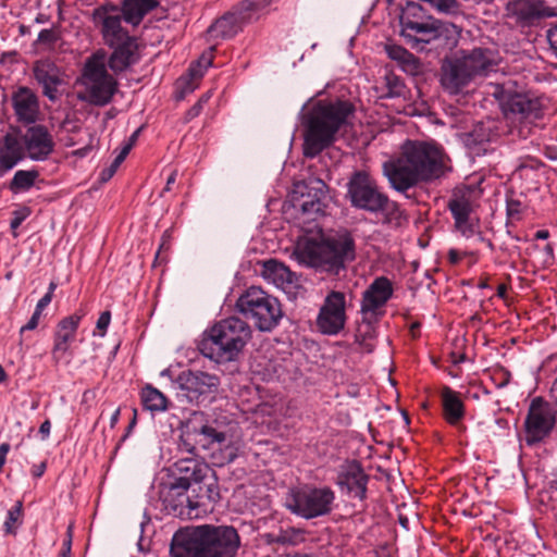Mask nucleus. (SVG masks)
Wrapping results in <instances>:
<instances>
[{"label":"nucleus","mask_w":557,"mask_h":557,"mask_svg":"<svg viewBox=\"0 0 557 557\" xmlns=\"http://www.w3.org/2000/svg\"><path fill=\"white\" fill-rule=\"evenodd\" d=\"M543 165H544V163L537 158L530 157V156L520 157L517 160V165L515 168V174L522 176L527 170L537 171Z\"/></svg>","instance_id":"nucleus-45"},{"label":"nucleus","mask_w":557,"mask_h":557,"mask_svg":"<svg viewBox=\"0 0 557 557\" xmlns=\"http://www.w3.org/2000/svg\"><path fill=\"white\" fill-rule=\"evenodd\" d=\"M111 321V313L110 311H103L101 312L100 317L97 320L96 327L99 331V335L103 336L107 332V329Z\"/></svg>","instance_id":"nucleus-53"},{"label":"nucleus","mask_w":557,"mask_h":557,"mask_svg":"<svg viewBox=\"0 0 557 557\" xmlns=\"http://www.w3.org/2000/svg\"><path fill=\"white\" fill-rule=\"evenodd\" d=\"M547 39L549 41V45H550L552 49L557 54V26L548 29V32H547Z\"/></svg>","instance_id":"nucleus-59"},{"label":"nucleus","mask_w":557,"mask_h":557,"mask_svg":"<svg viewBox=\"0 0 557 557\" xmlns=\"http://www.w3.org/2000/svg\"><path fill=\"white\" fill-rule=\"evenodd\" d=\"M251 15H247L239 4L218 18L209 28L208 34L212 38L230 39L238 34L243 27L250 24Z\"/></svg>","instance_id":"nucleus-26"},{"label":"nucleus","mask_w":557,"mask_h":557,"mask_svg":"<svg viewBox=\"0 0 557 557\" xmlns=\"http://www.w3.org/2000/svg\"><path fill=\"white\" fill-rule=\"evenodd\" d=\"M202 76L203 73L201 70L196 69V66H190L187 77H181L176 83L177 99H184L188 94H191L198 87Z\"/></svg>","instance_id":"nucleus-40"},{"label":"nucleus","mask_w":557,"mask_h":557,"mask_svg":"<svg viewBox=\"0 0 557 557\" xmlns=\"http://www.w3.org/2000/svg\"><path fill=\"white\" fill-rule=\"evenodd\" d=\"M275 0H243L239 7L245 10L247 15H251V22L259 18L260 12L268 8Z\"/></svg>","instance_id":"nucleus-43"},{"label":"nucleus","mask_w":557,"mask_h":557,"mask_svg":"<svg viewBox=\"0 0 557 557\" xmlns=\"http://www.w3.org/2000/svg\"><path fill=\"white\" fill-rule=\"evenodd\" d=\"M261 275L272 282L277 287H286L297 283L298 277L295 272L276 259L263 261Z\"/></svg>","instance_id":"nucleus-33"},{"label":"nucleus","mask_w":557,"mask_h":557,"mask_svg":"<svg viewBox=\"0 0 557 557\" xmlns=\"http://www.w3.org/2000/svg\"><path fill=\"white\" fill-rule=\"evenodd\" d=\"M159 5L157 0H124L122 4L123 20L134 26L140 24L146 14Z\"/></svg>","instance_id":"nucleus-35"},{"label":"nucleus","mask_w":557,"mask_h":557,"mask_svg":"<svg viewBox=\"0 0 557 557\" xmlns=\"http://www.w3.org/2000/svg\"><path fill=\"white\" fill-rule=\"evenodd\" d=\"M394 288L392 281L386 276L375 277L362 293L361 314L362 322L367 326L363 339L372 336L373 324L384 315V307L393 297Z\"/></svg>","instance_id":"nucleus-14"},{"label":"nucleus","mask_w":557,"mask_h":557,"mask_svg":"<svg viewBox=\"0 0 557 557\" xmlns=\"http://www.w3.org/2000/svg\"><path fill=\"white\" fill-rule=\"evenodd\" d=\"M28 213H22V212H14V218L11 220L10 226L12 230L17 228L23 221L26 219Z\"/></svg>","instance_id":"nucleus-60"},{"label":"nucleus","mask_w":557,"mask_h":557,"mask_svg":"<svg viewBox=\"0 0 557 557\" xmlns=\"http://www.w3.org/2000/svg\"><path fill=\"white\" fill-rule=\"evenodd\" d=\"M326 184L319 178L298 183L292 195L294 209L298 210L304 222L315 221L325 214Z\"/></svg>","instance_id":"nucleus-13"},{"label":"nucleus","mask_w":557,"mask_h":557,"mask_svg":"<svg viewBox=\"0 0 557 557\" xmlns=\"http://www.w3.org/2000/svg\"><path fill=\"white\" fill-rule=\"evenodd\" d=\"M51 300H52V296L46 294L44 297H41L38 300L35 311L42 313L44 309L51 302Z\"/></svg>","instance_id":"nucleus-61"},{"label":"nucleus","mask_w":557,"mask_h":557,"mask_svg":"<svg viewBox=\"0 0 557 557\" xmlns=\"http://www.w3.org/2000/svg\"><path fill=\"white\" fill-rule=\"evenodd\" d=\"M494 123L478 122L468 132L460 135L461 141L470 157H482L491 152L493 149L491 144L497 138Z\"/></svg>","instance_id":"nucleus-23"},{"label":"nucleus","mask_w":557,"mask_h":557,"mask_svg":"<svg viewBox=\"0 0 557 557\" xmlns=\"http://www.w3.org/2000/svg\"><path fill=\"white\" fill-rule=\"evenodd\" d=\"M335 493L329 486L305 485L292 492L288 509L307 520L329 515L333 509Z\"/></svg>","instance_id":"nucleus-11"},{"label":"nucleus","mask_w":557,"mask_h":557,"mask_svg":"<svg viewBox=\"0 0 557 557\" xmlns=\"http://www.w3.org/2000/svg\"><path fill=\"white\" fill-rule=\"evenodd\" d=\"M198 484L199 487L196 500L207 498L210 503H216L220 499V492L213 471L208 475L207 480Z\"/></svg>","instance_id":"nucleus-41"},{"label":"nucleus","mask_w":557,"mask_h":557,"mask_svg":"<svg viewBox=\"0 0 557 557\" xmlns=\"http://www.w3.org/2000/svg\"><path fill=\"white\" fill-rule=\"evenodd\" d=\"M188 488L189 486L175 481L160 486L159 498L162 503L163 510H165L168 515L181 519L198 517L196 510L205 504L200 500L193 499L187 494Z\"/></svg>","instance_id":"nucleus-17"},{"label":"nucleus","mask_w":557,"mask_h":557,"mask_svg":"<svg viewBox=\"0 0 557 557\" xmlns=\"http://www.w3.org/2000/svg\"><path fill=\"white\" fill-rule=\"evenodd\" d=\"M355 114V106L349 100H320L306 114L304 121L302 152L307 158H315L336 140L339 131H346Z\"/></svg>","instance_id":"nucleus-4"},{"label":"nucleus","mask_w":557,"mask_h":557,"mask_svg":"<svg viewBox=\"0 0 557 557\" xmlns=\"http://www.w3.org/2000/svg\"><path fill=\"white\" fill-rule=\"evenodd\" d=\"M202 107L200 106V103L196 102L184 115L183 117V123L184 124H187L189 123L191 120H194L195 117H197L201 111H202Z\"/></svg>","instance_id":"nucleus-55"},{"label":"nucleus","mask_w":557,"mask_h":557,"mask_svg":"<svg viewBox=\"0 0 557 557\" xmlns=\"http://www.w3.org/2000/svg\"><path fill=\"white\" fill-rule=\"evenodd\" d=\"M122 163L117 162V160L114 158V160L112 161L110 166L101 171V174H100L101 180L103 182L110 180L115 174L116 170L119 169V166Z\"/></svg>","instance_id":"nucleus-54"},{"label":"nucleus","mask_w":557,"mask_h":557,"mask_svg":"<svg viewBox=\"0 0 557 557\" xmlns=\"http://www.w3.org/2000/svg\"><path fill=\"white\" fill-rule=\"evenodd\" d=\"M441 70V84L450 94L460 92L473 79L459 58L446 60Z\"/></svg>","instance_id":"nucleus-29"},{"label":"nucleus","mask_w":557,"mask_h":557,"mask_svg":"<svg viewBox=\"0 0 557 557\" xmlns=\"http://www.w3.org/2000/svg\"><path fill=\"white\" fill-rule=\"evenodd\" d=\"M58 40H59V36L53 29L40 30V33L38 34V38H37V41L39 44H44L49 47L54 46Z\"/></svg>","instance_id":"nucleus-51"},{"label":"nucleus","mask_w":557,"mask_h":557,"mask_svg":"<svg viewBox=\"0 0 557 557\" xmlns=\"http://www.w3.org/2000/svg\"><path fill=\"white\" fill-rule=\"evenodd\" d=\"M0 150L12 154H22V148L18 140L10 134L5 135L3 139V146L0 148Z\"/></svg>","instance_id":"nucleus-50"},{"label":"nucleus","mask_w":557,"mask_h":557,"mask_svg":"<svg viewBox=\"0 0 557 557\" xmlns=\"http://www.w3.org/2000/svg\"><path fill=\"white\" fill-rule=\"evenodd\" d=\"M494 96L499 101L505 117L522 125L519 128L520 135H524V128L529 132V125L544 115L541 97L530 91H519L510 83L497 86Z\"/></svg>","instance_id":"nucleus-8"},{"label":"nucleus","mask_w":557,"mask_h":557,"mask_svg":"<svg viewBox=\"0 0 557 557\" xmlns=\"http://www.w3.org/2000/svg\"><path fill=\"white\" fill-rule=\"evenodd\" d=\"M459 59L473 78L478 75H486L495 66L493 52L486 48H474Z\"/></svg>","instance_id":"nucleus-34"},{"label":"nucleus","mask_w":557,"mask_h":557,"mask_svg":"<svg viewBox=\"0 0 557 557\" xmlns=\"http://www.w3.org/2000/svg\"><path fill=\"white\" fill-rule=\"evenodd\" d=\"M523 210V205L519 199L509 198L506 201V212L508 218L520 220Z\"/></svg>","instance_id":"nucleus-49"},{"label":"nucleus","mask_w":557,"mask_h":557,"mask_svg":"<svg viewBox=\"0 0 557 557\" xmlns=\"http://www.w3.org/2000/svg\"><path fill=\"white\" fill-rule=\"evenodd\" d=\"M40 317H41V313L34 311L29 321L21 327L20 333L23 334L25 331L35 330L39 324Z\"/></svg>","instance_id":"nucleus-57"},{"label":"nucleus","mask_w":557,"mask_h":557,"mask_svg":"<svg viewBox=\"0 0 557 557\" xmlns=\"http://www.w3.org/2000/svg\"><path fill=\"white\" fill-rule=\"evenodd\" d=\"M491 379L497 388H503L509 384L511 374L508 370L500 367L492 372Z\"/></svg>","instance_id":"nucleus-48"},{"label":"nucleus","mask_w":557,"mask_h":557,"mask_svg":"<svg viewBox=\"0 0 557 557\" xmlns=\"http://www.w3.org/2000/svg\"><path fill=\"white\" fill-rule=\"evenodd\" d=\"M137 423V410L136 409H133V416H132V419L126 428V432L125 434L122 436L121 441H124L132 432V430L134 429V426L136 425Z\"/></svg>","instance_id":"nucleus-62"},{"label":"nucleus","mask_w":557,"mask_h":557,"mask_svg":"<svg viewBox=\"0 0 557 557\" xmlns=\"http://www.w3.org/2000/svg\"><path fill=\"white\" fill-rule=\"evenodd\" d=\"M168 260V253L164 251V243H162L158 249V251L156 252V257H154V261H153V267H157V264H162V263H165Z\"/></svg>","instance_id":"nucleus-58"},{"label":"nucleus","mask_w":557,"mask_h":557,"mask_svg":"<svg viewBox=\"0 0 557 557\" xmlns=\"http://www.w3.org/2000/svg\"><path fill=\"white\" fill-rule=\"evenodd\" d=\"M505 11L506 17L519 29L539 27L547 18L557 16L547 0H509Z\"/></svg>","instance_id":"nucleus-15"},{"label":"nucleus","mask_w":557,"mask_h":557,"mask_svg":"<svg viewBox=\"0 0 557 557\" xmlns=\"http://www.w3.org/2000/svg\"><path fill=\"white\" fill-rule=\"evenodd\" d=\"M385 51L388 58L401 64L405 71L411 74H414L419 71V60L404 47L389 44L385 46Z\"/></svg>","instance_id":"nucleus-36"},{"label":"nucleus","mask_w":557,"mask_h":557,"mask_svg":"<svg viewBox=\"0 0 557 557\" xmlns=\"http://www.w3.org/2000/svg\"><path fill=\"white\" fill-rule=\"evenodd\" d=\"M178 449L191 457L181 458L173 465L177 474L175 482L189 486L201 483L212 473L207 462L197 458L200 450H209L213 445H222L226 441L225 432L212 426L210 419L202 411H193L180 423Z\"/></svg>","instance_id":"nucleus-2"},{"label":"nucleus","mask_w":557,"mask_h":557,"mask_svg":"<svg viewBox=\"0 0 557 557\" xmlns=\"http://www.w3.org/2000/svg\"><path fill=\"white\" fill-rule=\"evenodd\" d=\"M38 177L39 172L37 170H18L10 182L9 189L13 194L27 191L35 185Z\"/></svg>","instance_id":"nucleus-38"},{"label":"nucleus","mask_w":557,"mask_h":557,"mask_svg":"<svg viewBox=\"0 0 557 557\" xmlns=\"http://www.w3.org/2000/svg\"><path fill=\"white\" fill-rule=\"evenodd\" d=\"M434 29L426 51L435 50L437 53H447L457 46L460 37V28L457 25L437 20Z\"/></svg>","instance_id":"nucleus-31"},{"label":"nucleus","mask_w":557,"mask_h":557,"mask_svg":"<svg viewBox=\"0 0 557 557\" xmlns=\"http://www.w3.org/2000/svg\"><path fill=\"white\" fill-rule=\"evenodd\" d=\"M107 53L103 49L95 51L85 61L82 76L86 85V98L90 104L103 107L117 91V82L106 66Z\"/></svg>","instance_id":"nucleus-9"},{"label":"nucleus","mask_w":557,"mask_h":557,"mask_svg":"<svg viewBox=\"0 0 557 557\" xmlns=\"http://www.w3.org/2000/svg\"><path fill=\"white\" fill-rule=\"evenodd\" d=\"M294 255L296 260L315 272L327 276H338L356 259V242L349 232L320 240L306 238L298 242Z\"/></svg>","instance_id":"nucleus-5"},{"label":"nucleus","mask_w":557,"mask_h":557,"mask_svg":"<svg viewBox=\"0 0 557 557\" xmlns=\"http://www.w3.org/2000/svg\"><path fill=\"white\" fill-rule=\"evenodd\" d=\"M51 423L47 419L45 420L41 425L39 426V433L41 434L42 438H47L50 434Z\"/></svg>","instance_id":"nucleus-64"},{"label":"nucleus","mask_w":557,"mask_h":557,"mask_svg":"<svg viewBox=\"0 0 557 557\" xmlns=\"http://www.w3.org/2000/svg\"><path fill=\"white\" fill-rule=\"evenodd\" d=\"M437 20L430 17L423 22L409 24V27L401 28L400 35L405 38L407 45L418 51H426L432 35L435 32Z\"/></svg>","instance_id":"nucleus-30"},{"label":"nucleus","mask_w":557,"mask_h":557,"mask_svg":"<svg viewBox=\"0 0 557 557\" xmlns=\"http://www.w3.org/2000/svg\"><path fill=\"white\" fill-rule=\"evenodd\" d=\"M306 530L286 524V536L283 546H296L306 540Z\"/></svg>","instance_id":"nucleus-46"},{"label":"nucleus","mask_w":557,"mask_h":557,"mask_svg":"<svg viewBox=\"0 0 557 557\" xmlns=\"http://www.w3.org/2000/svg\"><path fill=\"white\" fill-rule=\"evenodd\" d=\"M236 307L262 332L272 331L282 318L281 304L277 298L256 286L249 287L237 299Z\"/></svg>","instance_id":"nucleus-10"},{"label":"nucleus","mask_w":557,"mask_h":557,"mask_svg":"<svg viewBox=\"0 0 557 557\" xmlns=\"http://www.w3.org/2000/svg\"><path fill=\"white\" fill-rule=\"evenodd\" d=\"M47 463L40 462L39 465H35L32 468V474L34 478H41L46 471Z\"/></svg>","instance_id":"nucleus-63"},{"label":"nucleus","mask_w":557,"mask_h":557,"mask_svg":"<svg viewBox=\"0 0 557 557\" xmlns=\"http://www.w3.org/2000/svg\"><path fill=\"white\" fill-rule=\"evenodd\" d=\"M441 401L445 421L453 426H458L466 414L465 404L459 393L449 386H444L441 391Z\"/></svg>","instance_id":"nucleus-32"},{"label":"nucleus","mask_w":557,"mask_h":557,"mask_svg":"<svg viewBox=\"0 0 557 557\" xmlns=\"http://www.w3.org/2000/svg\"><path fill=\"white\" fill-rule=\"evenodd\" d=\"M346 198L351 208L381 215L383 225L399 226L404 216L398 202L392 200L368 172L355 171L347 182Z\"/></svg>","instance_id":"nucleus-6"},{"label":"nucleus","mask_w":557,"mask_h":557,"mask_svg":"<svg viewBox=\"0 0 557 557\" xmlns=\"http://www.w3.org/2000/svg\"><path fill=\"white\" fill-rule=\"evenodd\" d=\"M430 17L431 16L425 14L421 4L413 1H408L403 8L399 16L400 27L407 28L409 27V24L423 22Z\"/></svg>","instance_id":"nucleus-39"},{"label":"nucleus","mask_w":557,"mask_h":557,"mask_svg":"<svg viewBox=\"0 0 557 557\" xmlns=\"http://www.w3.org/2000/svg\"><path fill=\"white\" fill-rule=\"evenodd\" d=\"M22 159L23 154H12L0 150V174L13 169Z\"/></svg>","instance_id":"nucleus-47"},{"label":"nucleus","mask_w":557,"mask_h":557,"mask_svg":"<svg viewBox=\"0 0 557 557\" xmlns=\"http://www.w3.org/2000/svg\"><path fill=\"white\" fill-rule=\"evenodd\" d=\"M369 481L370 475L364 472L361 462L354 459L339 466L335 483L348 496L364 500Z\"/></svg>","instance_id":"nucleus-21"},{"label":"nucleus","mask_w":557,"mask_h":557,"mask_svg":"<svg viewBox=\"0 0 557 557\" xmlns=\"http://www.w3.org/2000/svg\"><path fill=\"white\" fill-rule=\"evenodd\" d=\"M346 295L343 292H330L320 307L315 325L323 335L339 334L346 325Z\"/></svg>","instance_id":"nucleus-18"},{"label":"nucleus","mask_w":557,"mask_h":557,"mask_svg":"<svg viewBox=\"0 0 557 557\" xmlns=\"http://www.w3.org/2000/svg\"><path fill=\"white\" fill-rule=\"evenodd\" d=\"M109 47L112 48L113 51L107 60L106 65L108 64L110 70L115 74L124 72L139 61V47L137 38L134 36L125 38L114 46Z\"/></svg>","instance_id":"nucleus-28"},{"label":"nucleus","mask_w":557,"mask_h":557,"mask_svg":"<svg viewBox=\"0 0 557 557\" xmlns=\"http://www.w3.org/2000/svg\"><path fill=\"white\" fill-rule=\"evenodd\" d=\"M119 12V7L110 2L92 10L91 21L95 26L100 27V33L107 46H114L121 40L131 37L121 24L123 15L121 16Z\"/></svg>","instance_id":"nucleus-19"},{"label":"nucleus","mask_w":557,"mask_h":557,"mask_svg":"<svg viewBox=\"0 0 557 557\" xmlns=\"http://www.w3.org/2000/svg\"><path fill=\"white\" fill-rule=\"evenodd\" d=\"M11 103L16 121L24 124H35L39 117L40 106L36 92L26 86H20L11 96Z\"/></svg>","instance_id":"nucleus-25"},{"label":"nucleus","mask_w":557,"mask_h":557,"mask_svg":"<svg viewBox=\"0 0 557 557\" xmlns=\"http://www.w3.org/2000/svg\"><path fill=\"white\" fill-rule=\"evenodd\" d=\"M33 75L42 89V95L54 102L60 98L59 87L64 84L63 71L49 58L33 64Z\"/></svg>","instance_id":"nucleus-22"},{"label":"nucleus","mask_w":557,"mask_h":557,"mask_svg":"<svg viewBox=\"0 0 557 557\" xmlns=\"http://www.w3.org/2000/svg\"><path fill=\"white\" fill-rule=\"evenodd\" d=\"M24 145L32 160L44 161L53 152L54 141L45 125L28 127L24 136Z\"/></svg>","instance_id":"nucleus-27"},{"label":"nucleus","mask_w":557,"mask_h":557,"mask_svg":"<svg viewBox=\"0 0 557 557\" xmlns=\"http://www.w3.org/2000/svg\"><path fill=\"white\" fill-rule=\"evenodd\" d=\"M556 424V411L542 397L531 400L524 420L525 443L535 445L548 437Z\"/></svg>","instance_id":"nucleus-16"},{"label":"nucleus","mask_w":557,"mask_h":557,"mask_svg":"<svg viewBox=\"0 0 557 557\" xmlns=\"http://www.w3.org/2000/svg\"><path fill=\"white\" fill-rule=\"evenodd\" d=\"M214 48H211L210 52L203 53L196 63H193L190 66H196V69L201 70L205 73L209 66H211L213 61L212 51Z\"/></svg>","instance_id":"nucleus-52"},{"label":"nucleus","mask_w":557,"mask_h":557,"mask_svg":"<svg viewBox=\"0 0 557 557\" xmlns=\"http://www.w3.org/2000/svg\"><path fill=\"white\" fill-rule=\"evenodd\" d=\"M240 536L232 525L199 524L180 528L172 536L171 557H235Z\"/></svg>","instance_id":"nucleus-3"},{"label":"nucleus","mask_w":557,"mask_h":557,"mask_svg":"<svg viewBox=\"0 0 557 557\" xmlns=\"http://www.w3.org/2000/svg\"><path fill=\"white\" fill-rule=\"evenodd\" d=\"M176 383L190 401L199 403L201 398L218 392L220 379L208 372L185 370L178 374Z\"/></svg>","instance_id":"nucleus-20"},{"label":"nucleus","mask_w":557,"mask_h":557,"mask_svg":"<svg viewBox=\"0 0 557 557\" xmlns=\"http://www.w3.org/2000/svg\"><path fill=\"white\" fill-rule=\"evenodd\" d=\"M286 536V524H280L272 530L261 534V540L268 545L283 546Z\"/></svg>","instance_id":"nucleus-44"},{"label":"nucleus","mask_w":557,"mask_h":557,"mask_svg":"<svg viewBox=\"0 0 557 557\" xmlns=\"http://www.w3.org/2000/svg\"><path fill=\"white\" fill-rule=\"evenodd\" d=\"M250 338L249 324L237 317H228L205 332L198 349L216 363H226L238 358Z\"/></svg>","instance_id":"nucleus-7"},{"label":"nucleus","mask_w":557,"mask_h":557,"mask_svg":"<svg viewBox=\"0 0 557 557\" xmlns=\"http://www.w3.org/2000/svg\"><path fill=\"white\" fill-rule=\"evenodd\" d=\"M478 195L475 186L462 184L453 189L447 203L455 230L466 238L472 237L478 228V219L472 216Z\"/></svg>","instance_id":"nucleus-12"},{"label":"nucleus","mask_w":557,"mask_h":557,"mask_svg":"<svg viewBox=\"0 0 557 557\" xmlns=\"http://www.w3.org/2000/svg\"><path fill=\"white\" fill-rule=\"evenodd\" d=\"M22 515H23V504L22 502H16V504L8 511L7 519L4 521L3 528L7 534H15L16 528L22 523Z\"/></svg>","instance_id":"nucleus-42"},{"label":"nucleus","mask_w":557,"mask_h":557,"mask_svg":"<svg viewBox=\"0 0 557 557\" xmlns=\"http://www.w3.org/2000/svg\"><path fill=\"white\" fill-rule=\"evenodd\" d=\"M442 147L407 139L397 156L382 165L383 175L395 191L410 198L409 190L442 178L448 168Z\"/></svg>","instance_id":"nucleus-1"},{"label":"nucleus","mask_w":557,"mask_h":557,"mask_svg":"<svg viewBox=\"0 0 557 557\" xmlns=\"http://www.w3.org/2000/svg\"><path fill=\"white\" fill-rule=\"evenodd\" d=\"M84 315L85 311L78 309L73 314L58 322L53 334V348L51 351L55 362H59L69 350L70 343L75 339L76 331Z\"/></svg>","instance_id":"nucleus-24"},{"label":"nucleus","mask_w":557,"mask_h":557,"mask_svg":"<svg viewBox=\"0 0 557 557\" xmlns=\"http://www.w3.org/2000/svg\"><path fill=\"white\" fill-rule=\"evenodd\" d=\"M72 525H69L66 531V537L64 539L62 543L61 554L71 555L72 553V540H73V532H72Z\"/></svg>","instance_id":"nucleus-56"},{"label":"nucleus","mask_w":557,"mask_h":557,"mask_svg":"<svg viewBox=\"0 0 557 557\" xmlns=\"http://www.w3.org/2000/svg\"><path fill=\"white\" fill-rule=\"evenodd\" d=\"M141 404L145 409L150 411H164L168 409L169 400L159 389L151 385H146L141 389Z\"/></svg>","instance_id":"nucleus-37"}]
</instances>
